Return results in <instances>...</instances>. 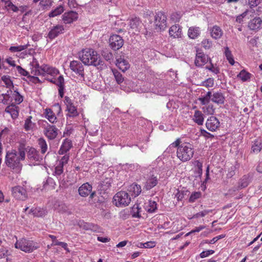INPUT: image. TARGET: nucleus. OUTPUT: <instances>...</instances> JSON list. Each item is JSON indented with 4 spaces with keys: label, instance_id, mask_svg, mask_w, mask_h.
Segmentation results:
<instances>
[{
    "label": "nucleus",
    "instance_id": "f257e3e1",
    "mask_svg": "<svg viewBox=\"0 0 262 262\" xmlns=\"http://www.w3.org/2000/svg\"><path fill=\"white\" fill-rule=\"evenodd\" d=\"M80 60L87 66L95 67L103 66V62L101 60L97 52L93 49L86 48L79 53Z\"/></svg>",
    "mask_w": 262,
    "mask_h": 262
},
{
    "label": "nucleus",
    "instance_id": "f03ea898",
    "mask_svg": "<svg viewBox=\"0 0 262 262\" xmlns=\"http://www.w3.org/2000/svg\"><path fill=\"white\" fill-rule=\"evenodd\" d=\"M25 150L20 149L18 154L15 150L8 151L6 156L5 163L11 168L20 169L22 166L20 161L25 160Z\"/></svg>",
    "mask_w": 262,
    "mask_h": 262
},
{
    "label": "nucleus",
    "instance_id": "7ed1b4c3",
    "mask_svg": "<svg viewBox=\"0 0 262 262\" xmlns=\"http://www.w3.org/2000/svg\"><path fill=\"white\" fill-rule=\"evenodd\" d=\"M194 152L193 146L190 143H183L178 147L177 151V157L182 162L190 160Z\"/></svg>",
    "mask_w": 262,
    "mask_h": 262
},
{
    "label": "nucleus",
    "instance_id": "20e7f679",
    "mask_svg": "<svg viewBox=\"0 0 262 262\" xmlns=\"http://www.w3.org/2000/svg\"><path fill=\"white\" fill-rule=\"evenodd\" d=\"M15 247L26 253L32 252L38 248L37 243L25 238L17 240L15 244Z\"/></svg>",
    "mask_w": 262,
    "mask_h": 262
},
{
    "label": "nucleus",
    "instance_id": "39448f33",
    "mask_svg": "<svg viewBox=\"0 0 262 262\" xmlns=\"http://www.w3.org/2000/svg\"><path fill=\"white\" fill-rule=\"evenodd\" d=\"M38 124L43 128V134L49 140L54 139L58 135V128L53 125H51L46 120H39Z\"/></svg>",
    "mask_w": 262,
    "mask_h": 262
},
{
    "label": "nucleus",
    "instance_id": "423d86ee",
    "mask_svg": "<svg viewBox=\"0 0 262 262\" xmlns=\"http://www.w3.org/2000/svg\"><path fill=\"white\" fill-rule=\"evenodd\" d=\"M114 203L118 207L128 206L131 201V198L126 191H121L117 192L114 196Z\"/></svg>",
    "mask_w": 262,
    "mask_h": 262
},
{
    "label": "nucleus",
    "instance_id": "0eeeda50",
    "mask_svg": "<svg viewBox=\"0 0 262 262\" xmlns=\"http://www.w3.org/2000/svg\"><path fill=\"white\" fill-rule=\"evenodd\" d=\"M26 151L28 160L34 165L40 162L42 159V157L39 154V151L34 147H27L26 148Z\"/></svg>",
    "mask_w": 262,
    "mask_h": 262
},
{
    "label": "nucleus",
    "instance_id": "6e6552de",
    "mask_svg": "<svg viewBox=\"0 0 262 262\" xmlns=\"http://www.w3.org/2000/svg\"><path fill=\"white\" fill-rule=\"evenodd\" d=\"M167 17L164 13L162 12H158L155 16V24L156 29L159 30H164L167 27Z\"/></svg>",
    "mask_w": 262,
    "mask_h": 262
},
{
    "label": "nucleus",
    "instance_id": "1a4fd4ad",
    "mask_svg": "<svg viewBox=\"0 0 262 262\" xmlns=\"http://www.w3.org/2000/svg\"><path fill=\"white\" fill-rule=\"evenodd\" d=\"M11 191L13 196L16 200L25 201L28 198L26 189L20 186L12 187Z\"/></svg>",
    "mask_w": 262,
    "mask_h": 262
},
{
    "label": "nucleus",
    "instance_id": "9d476101",
    "mask_svg": "<svg viewBox=\"0 0 262 262\" xmlns=\"http://www.w3.org/2000/svg\"><path fill=\"white\" fill-rule=\"evenodd\" d=\"M146 181L144 183L143 188L146 190H150L156 186L159 181V178L157 175H155L153 172H150L145 178Z\"/></svg>",
    "mask_w": 262,
    "mask_h": 262
},
{
    "label": "nucleus",
    "instance_id": "9b49d317",
    "mask_svg": "<svg viewBox=\"0 0 262 262\" xmlns=\"http://www.w3.org/2000/svg\"><path fill=\"white\" fill-rule=\"evenodd\" d=\"M109 44L113 50L117 51L123 46L124 40L120 35L113 34L110 37Z\"/></svg>",
    "mask_w": 262,
    "mask_h": 262
},
{
    "label": "nucleus",
    "instance_id": "f8f14e48",
    "mask_svg": "<svg viewBox=\"0 0 262 262\" xmlns=\"http://www.w3.org/2000/svg\"><path fill=\"white\" fill-rule=\"evenodd\" d=\"M70 69L76 74L84 77V68L81 62L77 60H73L70 64Z\"/></svg>",
    "mask_w": 262,
    "mask_h": 262
},
{
    "label": "nucleus",
    "instance_id": "ddd939ff",
    "mask_svg": "<svg viewBox=\"0 0 262 262\" xmlns=\"http://www.w3.org/2000/svg\"><path fill=\"white\" fill-rule=\"evenodd\" d=\"M64 27L61 25H57L53 26L49 32L47 37L52 40L64 32Z\"/></svg>",
    "mask_w": 262,
    "mask_h": 262
},
{
    "label": "nucleus",
    "instance_id": "4468645a",
    "mask_svg": "<svg viewBox=\"0 0 262 262\" xmlns=\"http://www.w3.org/2000/svg\"><path fill=\"white\" fill-rule=\"evenodd\" d=\"M220 126V122L214 116L210 117L206 121V126L207 128L211 131L216 130Z\"/></svg>",
    "mask_w": 262,
    "mask_h": 262
},
{
    "label": "nucleus",
    "instance_id": "2eb2a0df",
    "mask_svg": "<svg viewBox=\"0 0 262 262\" xmlns=\"http://www.w3.org/2000/svg\"><path fill=\"white\" fill-rule=\"evenodd\" d=\"M62 17L64 24H71L78 19V14L76 12L71 11L64 13Z\"/></svg>",
    "mask_w": 262,
    "mask_h": 262
},
{
    "label": "nucleus",
    "instance_id": "dca6fc26",
    "mask_svg": "<svg viewBox=\"0 0 262 262\" xmlns=\"http://www.w3.org/2000/svg\"><path fill=\"white\" fill-rule=\"evenodd\" d=\"M208 57L203 53L197 52L196 54L195 59L194 61L195 65L196 67H202L208 62Z\"/></svg>",
    "mask_w": 262,
    "mask_h": 262
},
{
    "label": "nucleus",
    "instance_id": "f3484780",
    "mask_svg": "<svg viewBox=\"0 0 262 262\" xmlns=\"http://www.w3.org/2000/svg\"><path fill=\"white\" fill-rule=\"evenodd\" d=\"M92 186L89 183L83 184L78 189V193L82 197H86L92 191Z\"/></svg>",
    "mask_w": 262,
    "mask_h": 262
},
{
    "label": "nucleus",
    "instance_id": "a211bd4d",
    "mask_svg": "<svg viewBox=\"0 0 262 262\" xmlns=\"http://www.w3.org/2000/svg\"><path fill=\"white\" fill-rule=\"evenodd\" d=\"M225 97L223 93L220 91L213 93H212L211 101L218 104H223L225 102Z\"/></svg>",
    "mask_w": 262,
    "mask_h": 262
},
{
    "label": "nucleus",
    "instance_id": "6ab92c4d",
    "mask_svg": "<svg viewBox=\"0 0 262 262\" xmlns=\"http://www.w3.org/2000/svg\"><path fill=\"white\" fill-rule=\"evenodd\" d=\"M19 107L13 102L7 106L5 109V112L11 115L13 119H16L18 116Z\"/></svg>",
    "mask_w": 262,
    "mask_h": 262
},
{
    "label": "nucleus",
    "instance_id": "aec40b11",
    "mask_svg": "<svg viewBox=\"0 0 262 262\" xmlns=\"http://www.w3.org/2000/svg\"><path fill=\"white\" fill-rule=\"evenodd\" d=\"M55 85L58 87V90L59 96L62 98L65 90L64 79L62 75L59 76L56 80Z\"/></svg>",
    "mask_w": 262,
    "mask_h": 262
},
{
    "label": "nucleus",
    "instance_id": "412c9836",
    "mask_svg": "<svg viewBox=\"0 0 262 262\" xmlns=\"http://www.w3.org/2000/svg\"><path fill=\"white\" fill-rule=\"evenodd\" d=\"M129 26L130 28L132 29L135 32L133 33L139 32L141 27V21L139 18L135 17L130 19L129 23Z\"/></svg>",
    "mask_w": 262,
    "mask_h": 262
},
{
    "label": "nucleus",
    "instance_id": "4be33fe9",
    "mask_svg": "<svg viewBox=\"0 0 262 262\" xmlns=\"http://www.w3.org/2000/svg\"><path fill=\"white\" fill-rule=\"evenodd\" d=\"M262 26V20L260 17H255L248 23V27L251 30H257Z\"/></svg>",
    "mask_w": 262,
    "mask_h": 262
},
{
    "label": "nucleus",
    "instance_id": "5701e85b",
    "mask_svg": "<svg viewBox=\"0 0 262 262\" xmlns=\"http://www.w3.org/2000/svg\"><path fill=\"white\" fill-rule=\"evenodd\" d=\"M169 33L170 36L173 38L181 37L182 35V29L178 25L172 26L169 30Z\"/></svg>",
    "mask_w": 262,
    "mask_h": 262
},
{
    "label": "nucleus",
    "instance_id": "b1692460",
    "mask_svg": "<svg viewBox=\"0 0 262 262\" xmlns=\"http://www.w3.org/2000/svg\"><path fill=\"white\" fill-rule=\"evenodd\" d=\"M72 147V143L71 140L68 139L64 140L60 149L59 150V154L60 155H63L68 151Z\"/></svg>",
    "mask_w": 262,
    "mask_h": 262
},
{
    "label": "nucleus",
    "instance_id": "393cba45",
    "mask_svg": "<svg viewBox=\"0 0 262 262\" xmlns=\"http://www.w3.org/2000/svg\"><path fill=\"white\" fill-rule=\"evenodd\" d=\"M12 93L11 90H9L6 93H0V103L4 104H8L12 102V98L10 95Z\"/></svg>",
    "mask_w": 262,
    "mask_h": 262
},
{
    "label": "nucleus",
    "instance_id": "a878e982",
    "mask_svg": "<svg viewBox=\"0 0 262 262\" xmlns=\"http://www.w3.org/2000/svg\"><path fill=\"white\" fill-rule=\"evenodd\" d=\"M116 66L123 72H125L129 68L128 61L122 58L117 59Z\"/></svg>",
    "mask_w": 262,
    "mask_h": 262
},
{
    "label": "nucleus",
    "instance_id": "bb28decb",
    "mask_svg": "<svg viewBox=\"0 0 262 262\" xmlns=\"http://www.w3.org/2000/svg\"><path fill=\"white\" fill-rule=\"evenodd\" d=\"M262 149V141L256 139L253 142L251 146V152L258 154Z\"/></svg>",
    "mask_w": 262,
    "mask_h": 262
},
{
    "label": "nucleus",
    "instance_id": "cd10ccee",
    "mask_svg": "<svg viewBox=\"0 0 262 262\" xmlns=\"http://www.w3.org/2000/svg\"><path fill=\"white\" fill-rule=\"evenodd\" d=\"M145 210L149 213H153L157 209V203L155 201L149 200L148 202L144 204Z\"/></svg>",
    "mask_w": 262,
    "mask_h": 262
},
{
    "label": "nucleus",
    "instance_id": "c85d7f7f",
    "mask_svg": "<svg viewBox=\"0 0 262 262\" xmlns=\"http://www.w3.org/2000/svg\"><path fill=\"white\" fill-rule=\"evenodd\" d=\"M53 174L56 177L59 181H63L64 174L63 173V168L60 166L57 165L55 168Z\"/></svg>",
    "mask_w": 262,
    "mask_h": 262
},
{
    "label": "nucleus",
    "instance_id": "c756f323",
    "mask_svg": "<svg viewBox=\"0 0 262 262\" xmlns=\"http://www.w3.org/2000/svg\"><path fill=\"white\" fill-rule=\"evenodd\" d=\"M204 119L203 113L199 110L195 111L193 115V121L198 125H201L203 124Z\"/></svg>",
    "mask_w": 262,
    "mask_h": 262
},
{
    "label": "nucleus",
    "instance_id": "7c9ffc66",
    "mask_svg": "<svg viewBox=\"0 0 262 262\" xmlns=\"http://www.w3.org/2000/svg\"><path fill=\"white\" fill-rule=\"evenodd\" d=\"M41 70L44 73V76L48 74L53 75L57 74L58 73V71L56 69L49 67L48 65H42Z\"/></svg>",
    "mask_w": 262,
    "mask_h": 262
},
{
    "label": "nucleus",
    "instance_id": "2f4dec72",
    "mask_svg": "<svg viewBox=\"0 0 262 262\" xmlns=\"http://www.w3.org/2000/svg\"><path fill=\"white\" fill-rule=\"evenodd\" d=\"M200 34V29L199 27H190L188 31V36L192 39H195L198 37Z\"/></svg>",
    "mask_w": 262,
    "mask_h": 262
},
{
    "label": "nucleus",
    "instance_id": "473e14b6",
    "mask_svg": "<svg viewBox=\"0 0 262 262\" xmlns=\"http://www.w3.org/2000/svg\"><path fill=\"white\" fill-rule=\"evenodd\" d=\"M212 92L208 91L206 95L200 97L198 98V100L200 102L202 105L208 104L210 101H211Z\"/></svg>",
    "mask_w": 262,
    "mask_h": 262
},
{
    "label": "nucleus",
    "instance_id": "72a5a7b5",
    "mask_svg": "<svg viewBox=\"0 0 262 262\" xmlns=\"http://www.w3.org/2000/svg\"><path fill=\"white\" fill-rule=\"evenodd\" d=\"M1 79L6 84L7 88H9V90H11L12 91L16 89L13 85V83L10 76L4 75L1 77Z\"/></svg>",
    "mask_w": 262,
    "mask_h": 262
},
{
    "label": "nucleus",
    "instance_id": "f704fd0d",
    "mask_svg": "<svg viewBox=\"0 0 262 262\" xmlns=\"http://www.w3.org/2000/svg\"><path fill=\"white\" fill-rule=\"evenodd\" d=\"M211 35L213 38L217 39L221 37L223 31L220 27L214 26L211 30Z\"/></svg>",
    "mask_w": 262,
    "mask_h": 262
},
{
    "label": "nucleus",
    "instance_id": "c9c22d12",
    "mask_svg": "<svg viewBox=\"0 0 262 262\" xmlns=\"http://www.w3.org/2000/svg\"><path fill=\"white\" fill-rule=\"evenodd\" d=\"M45 115L46 118L52 123L56 122L57 118L51 108L45 110Z\"/></svg>",
    "mask_w": 262,
    "mask_h": 262
},
{
    "label": "nucleus",
    "instance_id": "e433bc0d",
    "mask_svg": "<svg viewBox=\"0 0 262 262\" xmlns=\"http://www.w3.org/2000/svg\"><path fill=\"white\" fill-rule=\"evenodd\" d=\"M142 209L140 207L139 204H135L132 208L131 214L134 217L140 218L141 217V212Z\"/></svg>",
    "mask_w": 262,
    "mask_h": 262
},
{
    "label": "nucleus",
    "instance_id": "4c0bfd02",
    "mask_svg": "<svg viewBox=\"0 0 262 262\" xmlns=\"http://www.w3.org/2000/svg\"><path fill=\"white\" fill-rule=\"evenodd\" d=\"M13 91V93L12 94V98L14 99L15 102L14 103L15 104H19L23 101V96L19 93L18 92V89L17 88L12 90Z\"/></svg>",
    "mask_w": 262,
    "mask_h": 262
},
{
    "label": "nucleus",
    "instance_id": "58836bf2",
    "mask_svg": "<svg viewBox=\"0 0 262 262\" xmlns=\"http://www.w3.org/2000/svg\"><path fill=\"white\" fill-rule=\"evenodd\" d=\"M128 190L133 192L135 196L139 195L141 192V186L137 184H133L129 187Z\"/></svg>",
    "mask_w": 262,
    "mask_h": 262
},
{
    "label": "nucleus",
    "instance_id": "ea45409f",
    "mask_svg": "<svg viewBox=\"0 0 262 262\" xmlns=\"http://www.w3.org/2000/svg\"><path fill=\"white\" fill-rule=\"evenodd\" d=\"M249 177L246 175L244 176L238 182V189L246 187L249 185Z\"/></svg>",
    "mask_w": 262,
    "mask_h": 262
},
{
    "label": "nucleus",
    "instance_id": "a19ab883",
    "mask_svg": "<svg viewBox=\"0 0 262 262\" xmlns=\"http://www.w3.org/2000/svg\"><path fill=\"white\" fill-rule=\"evenodd\" d=\"M38 143L41 149V152L42 154H44L48 149V146L46 140L43 138H40L38 140Z\"/></svg>",
    "mask_w": 262,
    "mask_h": 262
},
{
    "label": "nucleus",
    "instance_id": "79ce46f5",
    "mask_svg": "<svg viewBox=\"0 0 262 262\" xmlns=\"http://www.w3.org/2000/svg\"><path fill=\"white\" fill-rule=\"evenodd\" d=\"M32 118V116H29L25 120L24 128L26 131H28L33 129L34 126V123H33L31 121Z\"/></svg>",
    "mask_w": 262,
    "mask_h": 262
},
{
    "label": "nucleus",
    "instance_id": "37998d69",
    "mask_svg": "<svg viewBox=\"0 0 262 262\" xmlns=\"http://www.w3.org/2000/svg\"><path fill=\"white\" fill-rule=\"evenodd\" d=\"M251 74L243 70L237 75V77L240 78L242 81H246L250 79Z\"/></svg>",
    "mask_w": 262,
    "mask_h": 262
},
{
    "label": "nucleus",
    "instance_id": "c03bdc74",
    "mask_svg": "<svg viewBox=\"0 0 262 262\" xmlns=\"http://www.w3.org/2000/svg\"><path fill=\"white\" fill-rule=\"evenodd\" d=\"M63 7L61 6H59L54 10L50 12L49 16L50 17L56 16L63 12Z\"/></svg>",
    "mask_w": 262,
    "mask_h": 262
},
{
    "label": "nucleus",
    "instance_id": "a18cd8bd",
    "mask_svg": "<svg viewBox=\"0 0 262 262\" xmlns=\"http://www.w3.org/2000/svg\"><path fill=\"white\" fill-rule=\"evenodd\" d=\"M53 0H41L39 5L42 10L49 9L52 5Z\"/></svg>",
    "mask_w": 262,
    "mask_h": 262
},
{
    "label": "nucleus",
    "instance_id": "49530a36",
    "mask_svg": "<svg viewBox=\"0 0 262 262\" xmlns=\"http://www.w3.org/2000/svg\"><path fill=\"white\" fill-rule=\"evenodd\" d=\"M205 106L202 107V110L204 113L212 115L214 113V108L212 104L209 103L208 104L205 105Z\"/></svg>",
    "mask_w": 262,
    "mask_h": 262
},
{
    "label": "nucleus",
    "instance_id": "de8ad7c7",
    "mask_svg": "<svg viewBox=\"0 0 262 262\" xmlns=\"http://www.w3.org/2000/svg\"><path fill=\"white\" fill-rule=\"evenodd\" d=\"M67 109L69 113V117H75L78 115V113L77 111L76 107L72 104L67 107Z\"/></svg>",
    "mask_w": 262,
    "mask_h": 262
},
{
    "label": "nucleus",
    "instance_id": "09e8293b",
    "mask_svg": "<svg viewBox=\"0 0 262 262\" xmlns=\"http://www.w3.org/2000/svg\"><path fill=\"white\" fill-rule=\"evenodd\" d=\"M214 79L212 78H209L204 81H202L200 85L204 86L206 88H209L214 86Z\"/></svg>",
    "mask_w": 262,
    "mask_h": 262
},
{
    "label": "nucleus",
    "instance_id": "8fccbe9b",
    "mask_svg": "<svg viewBox=\"0 0 262 262\" xmlns=\"http://www.w3.org/2000/svg\"><path fill=\"white\" fill-rule=\"evenodd\" d=\"M225 54L229 62L231 65H233L234 63V60L232 56V53L228 47H226L225 48Z\"/></svg>",
    "mask_w": 262,
    "mask_h": 262
},
{
    "label": "nucleus",
    "instance_id": "3c124183",
    "mask_svg": "<svg viewBox=\"0 0 262 262\" xmlns=\"http://www.w3.org/2000/svg\"><path fill=\"white\" fill-rule=\"evenodd\" d=\"M112 72L113 73V75L115 78L118 84L122 83L124 80V78L122 74L119 71H118V70L115 69H113Z\"/></svg>",
    "mask_w": 262,
    "mask_h": 262
},
{
    "label": "nucleus",
    "instance_id": "603ef678",
    "mask_svg": "<svg viewBox=\"0 0 262 262\" xmlns=\"http://www.w3.org/2000/svg\"><path fill=\"white\" fill-rule=\"evenodd\" d=\"M102 55L106 61L110 62L113 59V54L108 50H103L102 52Z\"/></svg>",
    "mask_w": 262,
    "mask_h": 262
},
{
    "label": "nucleus",
    "instance_id": "864d4df0",
    "mask_svg": "<svg viewBox=\"0 0 262 262\" xmlns=\"http://www.w3.org/2000/svg\"><path fill=\"white\" fill-rule=\"evenodd\" d=\"M28 47V45H20L18 46H12L9 48V50L12 52H17L26 50Z\"/></svg>",
    "mask_w": 262,
    "mask_h": 262
},
{
    "label": "nucleus",
    "instance_id": "5fc2aeb1",
    "mask_svg": "<svg viewBox=\"0 0 262 262\" xmlns=\"http://www.w3.org/2000/svg\"><path fill=\"white\" fill-rule=\"evenodd\" d=\"M201 196V193L200 192H194L191 194L189 199V201L191 203L194 202L197 199L200 198Z\"/></svg>",
    "mask_w": 262,
    "mask_h": 262
},
{
    "label": "nucleus",
    "instance_id": "6e6d98bb",
    "mask_svg": "<svg viewBox=\"0 0 262 262\" xmlns=\"http://www.w3.org/2000/svg\"><path fill=\"white\" fill-rule=\"evenodd\" d=\"M212 210H204L201 212H198L195 214H194L192 216V218H198L200 216L204 217L206 215L208 214L210 212H212Z\"/></svg>",
    "mask_w": 262,
    "mask_h": 262
},
{
    "label": "nucleus",
    "instance_id": "4d7b16f0",
    "mask_svg": "<svg viewBox=\"0 0 262 262\" xmlns=\"http://www.w3.org/2000/svg\"><path fill=\"white\" fill-rule=\"evenodd\" d=\"M111 186L110 180H106L102 182L100 188L103 190H106Z\"/></svg>",
    "mask_w": 262,
    "mask_h": 262
},
{
    "label": "nucleus",
    "instance_id": "13d9d810",
    "mask_svg": "<svg viewBox=\"0 0 262 262\" xmlns=\"http://www.w3.org/2000/svg\"><path fill=\"white\" fill-rule=\"evenodd\" d=\"M69 160V156L68 155H65L61 158V159L59 161V164H58V165L63 167V166L65 164H67Z\"/></svg>",
    "mask_w": 262,
    "mask_h": 262
},
{
    "label": "nucleus",
    "instance_id": "bf43d9fd",
    "mask_svg": "<svg viewBox=\"0 0 262 262\" xmlns=\"http://www.w3.org/2000/svg\"><path fill=\"white\" fill-rule=\"evenodd\" d=\"M16 69L19 74L23 76L30 77L29 73L19 66H16Z\"/></svg>",
    "mask_w": 262,
    "mask_h": 262
},
{
    "label": "nucleus",
    "instance_id": "052dcab7",
    "mask_svg": "<svg viewBox=\"0 0 262 262\" xmlns=\"http://www.w3.org/2000/svg\"><path fill=\"white\" fill-rule=\"evenodd\" d=\"M5 7L8 10H11L15 12H17L18 10L17 7L13 5L11 2L8 3V4H7Z\"/></svg>",
    "mask_w": 262,
    "mask_h": 262
},
{
    "label": "nucleus",
    "instance_id": "680f3d73",
    "mask_svg": "<svg viewBox=\"0 0 262 262\" xmlns=\"http://www.w3.org/2000/svg\"><path fill=\"white\" fill-rule=\"evenodd\" d=\"M206 69L211 71L212 73L217 74L220 72L219 68L217 67H214L213 65L211 63L210 66H207L206 67Z\"/></svg>",
    "mask_w": 262,
    "mask_h": 262
},
{
    "label": "nucleus",
    "instance_id": "e2e57ef3",
    "mask_svg": "<svg viewBox=\"0 0 262 262\" xmlns=\"http://www.w3.org/2000/svg\"><path fill=\"white\" fill-rule=\"evenodd\" d=\"M202 45L205 49H208L211 47L212 42L209 39H205L202 41Z\"/></svg>",
    "mask_w": 262,
    "mask_h": 262
},
{
    "label": "nucleus",
    "instance_id": "0e129e2a",
    "mask_svg": "<svg viewBox=\"0 0 262 262\" xmlns=\"http://www.w3.org/2000/svg\"><path fill=\"white\" fill-rule=\"evenodd\" d=\"M214 253V251L212 250H209L207 251H203L200 253V257L201 258H205L208 256L209 255L212 254Z\"/></svg>",
    "mask_w": 262,
    "mask_h": 262
},
{
    "label": "nucleus",
    "instance_id": "69168bd1",
    "mask_svg": "<svg viewBox=\"0 0 262 262\" xmlns=\"http://www.w3.org/2000/svg\"><path fill=\"white\" fill-rule=\"evenodd\" d=\"M141 245H143L144 248H151L156 246V244L155 242H147L144 244L141 243Z\"/></svg>",
    "mask_w": 262,
    "mask_h": 262
},
{
    "label": "nucleus",
    "instance_id": "338daca9",
    "mask_svg": "<svg viewBox=\"0 0 262 262\" xmlns=\"http://www.w3.org/2000/svg\"><path fill=\"white\" fill-rule=\"evenodd\" d=\"M235 167L232 166L228 170V172L227 174V177L228 178H232L235 174Z\"/></svg>",
    "mask_w": 262,
    "mask_h": 262
},
{
    "label": "nucleus",
    "instance_id": "774afa93",
    "mask_svg": "<svg viewBox=\"0 0 262 262\" xmlns=\"http://www.w3.org/2000/svg\"><path fill=\"white\" fill-rule=\"evenodd\" d=\"M181 15L177 12L173 13L171 15V19L176 22L179 21Z\"/></svg>",
    "mask_w": 262,
    "mask_h": 262
}]
</instances>
